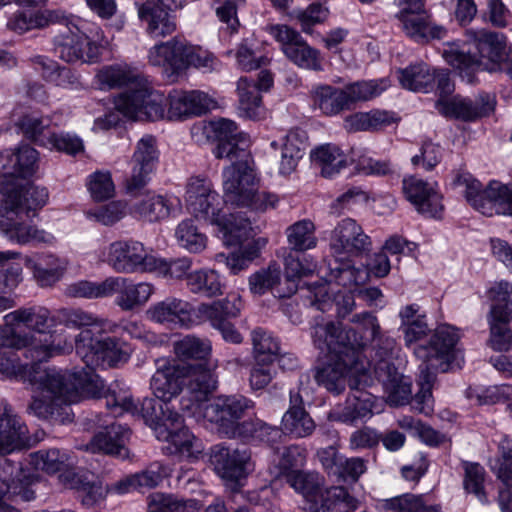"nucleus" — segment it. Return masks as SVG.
Returning <instances> with one entry per match:
<instances>
[{
  "instance_id": "39",
  "label": "nucleus",
  "mask_w": 512,
  "mask_h": 512,
  "mask_svg": "<svg viewBox=\"0 0 512 512\" xmlns=\"http://www.w3.org/2000/svg\"><path fill=\"white\" fill-rule=\"evenodd\" d=\"M351 323L354 326L346 330L349 335V346L362 358L359 349L377 339L380 334V325L377 317L370 312L353 315Z\"/></svg>"
},
{
  "instance_id": "22",
  "label": "nucleus",
  "mask_w": 512,
  "mask_h": 512,
  "mask_svg": "<svg viewBox=\"0 0 512 512\" xmlns=\"http://www.w3.org/2000/svg\"><path fill=\"white\" fill-rule=\"evenodd\" d=\"M187 43L172 38L169 41L152 46L147 55L148 63L162 69L164 77L170 82H176L186 71Z\"/></svg>"
},
{
  "instance_id": "4",
  "label": "nucleus",
  "mask_w": 512,
  "mask_h": 512,
  "mask_svg": "<svg viewBox=\"0 0 512 512\" xmlns=\"http://www.w3.org/2000/svg\"><path fill=\"white\" fill-rule=\"evenodd\" d=\"M187 209L197 219L219 227L227 245H238L254 235L249 219L241 214L223 212V198L214 190L211 181L204 177L189 178L186 185Z\"/></svg>"
},
{
  "instance_id": "49",
  "label": "nucleus",
  "mask_w": 512,
  "mask_h": 512,
  "mask_svg": "<svg viewBox=\"0 0 512 512\" xmlns=\"http://www.w3.org/2000/svg\"><path fill=\"white\" fill-rule=\"evenodd\" d=\"M285 479L290 487L304 496L307 502L323 498L324 481L318 473L302 470L288 471Z\"/></svg>"
},
{
  "instance_id": "17",
  "label": "nucleus",
  "mask_w": 512,
  "mask_h": 512,
  "mask_svg": "<svg viewBox=\"0 0 512 512\" xmlns=\"http://www.w3.org/2000/svg\"><path fill=\"white\" fill-rule=\"evenodd\" d=\"M54 43L58 56L68 63H92L100 55V47L72 22H66L63 30L55 36Z\"/></svg>"
},
{
  "instance_id": "24",
  "label": "nucleus",
  "mask_w": 512,
  "mask_h": 512,
  "mask_svg": "<svg viewBox=\"0 0 512 512\" xmlns=\"http://www.w3.org/2000/svg\"><path fill=\"white\" fill-rule=\"evenodd\" d=\"M362 382L366 383L367 379L350 382L351 393L343 405L337 406L329 413L330 420L354 425L372 415L374 398L372 394L359 388Z\"/></svg>"
},
{
  "instance_id": "25",
  "label": "nucleus",
  "mask_w": 512,
  "mask_h": 512,
  "mask_svg": "<svg viewBox=\"0 0 512 512\" xmlns=\"http://www.w3.org/2000/svg\"><path fill=\"white\" fill-rule=\"evenodd\" d=\"M402 189L406 199L420 214L430 218L442 216V195L429 183L416 176H409L403 179Z\"/></svg>"
},
{
  "instance_id": "44",
  "label": "nucleus",
  "mask_w": 512,
  "mask_h": 512,
  "mask_svg": "<svg viewBox=\"0 0 512 512\" xmlns=\"http://www.w3.org/2000/svg\"><path fill=\"white\" fill-rule=\"evenodd\" d=\"M216 135V158L238 157L240 152L246 151L250 144V136L241 130H208Z\"/></svg>"
},
{
  "instance_id": "61",
  "label": "nucleus",
  "mask_w": 512,
  "mask_h": 512,
  "mask_svg": "<svg viewBox=\"0 0 512 512\" xmlns=\"http://www.w3.org/2000/svg\"><path fill=\"white\" fill-rule=\"evenodd\" d=\"M328 281L351 288L365 281L367 273L365 270L357 269L351 264L350 260H337L335 258L334 266L329 267Z\"/></svg>"
},
{
  "instance_id": "37",
  "label": "nucleus",
  "mask_w": 512,
  "mask_h": 512,
  "mask_svg": "<svg viewBox=\"0 0 512 512\" xmlns=\"http://www.w3.org/2000/svg\"><path fill=\"white\" fill-rule=\"evenodd\" d=\"M180 205L179 199L170 195H161L148 191L133 205V212L149 222L168 218Z\"/></svg>"
},
{
  "instance_id": "5",
  "label": "nucleus",
  "mask_w": 512,
  "mask_h": 512,
  "mask_svg": "<svg viewBox=\"0 0 512 512\" xmlns=\"http://www.w3.org/2000/svg\"><path fill=\"white\" fill-rule=\"evenodd\" d=\"M458 340L459 335L454 327L442 325L434 331L426 345L415 348L416 357L422 361L418 379L420 389L413 398V407L418 412L429 415L433 411L435 372L448 371L454 362L460 367V352L456 348Z\"/></svg>"
},
{
  "instance_id": "18",
  "label": "nucleus",
  "mask_w": 512,
  "mask_h": 512,
  "mask_svg": "<svg viewBox=\"0 0 512 512\" xmlns=\"http://www.w3.org/2000/svg\"><path fill=\"white\" fill-rule=\"evenodd\" d=\"M254 169L246 161L234 162L223 170V191L227 203L246 207L258 189Z\"/></svg>"
},
{
  "instance_id": "62",
  "label": "nucleus",
  "mask_w": 512,
  "mask_h": 512,
  "mask_svg": "<svg viewBox=\"0 0 512 512\" xmlns=\"http://www.w3.org/2000/svg\"><path fill=\"white\" fill-rule=\"evenodd\" d=\"M385 78L369 81H359L345 86L344 92L348 106L358 101H367L379 96L389 87Z\"/></svg>"
},
{
  "instance_id": "51",
  "label": "nucleus",
  "mask_w": 512,
  "mask_h": 512,
  "mask_svg": "<svg viewBox=\"0 0 512 512\" xmlns=\"http://www.w3.org/2000/svg\"><path fill=\"white\" fill-rule=\"evenodd\" d=\"M292 252L293 251H290L284 259L287 287L286 290L277 291L279 298L293 295L297 291L296 280L312 274L316 269V265L312 261L307 258L301 260Z\"/></svg>"
},
{
  "instance_id": "47",
  "label": "nucleus",
  "mask_w": 512,
  "mask_h": 512,
  "mask_svg": "<svg viewBox=\"0 0 512 512\" xmlns=\"http://www.w3.org/2000/svg\"><path fill=\"white\" fill-rule=\"evenodd\" d=\"M398 17L405 33L416 41L441 38L444 33L443 28L432 27L420 11L403 9Z\"/></svg>"
},
{
  "instance_id": "20",
  "label": "nucleus",
  "mask_w": 512,
  "mask_h": 512,
  "mask_svg": "<svg viewBox=\"0 0 512 512\" xmlns=\"http://www.w3.org/2000/svg\"><path fill=\"white\" fill-rule=\"evenodd\" d=\"M188 372V364L165 358L158 359L156 371L150 381L154 396L163 402H170L182 392Z\"/></svg>"
},
{
  "instance_id": "8",
  "label": "nucleus",
  "mask_w": 512,
  "mask_h": 512,
  "mask_svg": "<svg viewBox=\"0 0 512 512\" xmlns=\"http://www.w3.org/2000/svg\"><path fill=\"white\" fill-rule=\"evenodd\" d=\"M115 109L97 119L100 128H116L124 119L131 121H157L165 116V95L153 87L125 91L114 97Z\"/></svg>"
},
{
  "instance_id": "31",
  "label": "nucleus",
  "mask_w": 512,
  "mask_h": 512,
  "mask_svg": "<svg viewBox=\"0 0 512 512\" xmlns=\"http://www.w3.org/2000/svg\"><path fill=\"white\" fill-rule=\"evenodd\" d=\"M307 141L305 130H287L286 134L278 140L271 142L275 150L281 149V157L278 164V174L288 177L296 171L299 160L303 156V150Z\"/></svg>"
},
{
  "instance_id": "34",
  "label": "nucleus",
  "mask_w": 512,
  "mask_h": 512,
  "mask_svg": "<svg viewBox=\"0 0 512 512\" xmlns=\"http://www.w3.org/2000/svg\"><path fill=\"white\" fill-rule=\"evenodd\" d=\"M31 445L26 425L11 408L5 407L0 414V455Z\"/></svg>"
},
{
  "instance_id": "52",
  "label": "nucleus",
  "mask_w": 512,
  "mask_h": 512,
  "mask_svg": "<svg viewBox=\"0 0 512 512\" xmlns=\"http://www.w3.org/2000/svg\"><path fill=\"white\" fill-rule=\"evenodd\" d=\"M315 105L325 115H336L349 108L344 89L330 85H319L313 90Z\"/></svg>"
},
{
  "instance_id": "12",
  "label": "nucleus",
  "mask_w": 512,
  "mask_h": 512,
  "mask_svg": "<svg viewBox=\"0 0 512 512\" xmlns=\"http://www.w3.org/2000/svg\"><path fill=\"white\" fill-rule=\"evenodd\" d=\"M100 260L116 273L132 274L149 272L154 255L137 240H116L102 251Z\"/></svg>"
},
{
  "instance_id": "32",
  "label": "nucleus",
  "mask_w": 512,
  "mask_h": 512,
  "mask_svg": "<svg viewBox=\"0 0 512 512\" xmlns=\"http://www.w3.org/2000/svg\"><path fill=\"white\" fill-rule=\"evenodd\" d=\"M192 305L182 299L168 297L147 310L150 320L168 327H188L191 325Z\"/></svg>"
},
{
  "instance_id": "27",
  "label": "nucleus",
  "mask_w": 512,
  "mask_h": 512,
  "mask_svg": "<svg viewBox=\"0 0 512 512\" xmlns=\"http://www.w3.org/2000/svg\"><path fill=\"white\" fill-rule=\"evenodd\" d=\"M210 458L215 470L223 479L238 482L247 474L251 454L246 448L232 449L219 444L211 449Z\"/></svg>"
},
{
  "instance_id": "48",
  "label": "nucleus",
  "mask_w": 512,
  "mask_h": 512,
  "mask_svg": "<svg viewBox=\"0 0 512 512\" xmlns=\"http://www.w3.org/2000/svg\"><path fill=\"white\" fill-rule=\"evenodd\" d=\"M285 234L290 251L305 252L318 244L316 227L310 219L296 221L286 228Z\"/></svg>"
},
{
  "instance_id": "50",
  "label": "nucleus",
  "mask_w": 512,
  "mask_h": 512,
  "mask_svg": "<svg viewBox=\"0 0 512 512\" xmlns=\"http://www.w3.org/2000/svg\"><path fill=\"white\" fill-rule=\"evenodd\" d=\"M377 509L379 512H441L438 505H426L422 495L411 493L381 500Z\"/></svg>"
},
{
  "instance_id": "1",
  "label": "nucleus",
  "mask_w": 512,
  "mask_h": 512,
  "mask_svg": "<svg viewBox=\"0 0 512 512\" xmlns=\"http://www.w3.org/2000/svg\"><path fill=\"white\" fill-rule=\"evenodd\" d=\"M58 321L70 329L80 330L75 335V352L87 368L73 372H90L98 367H115L129 358L128 347L112 337L98 338L94 329H103L106 320L82 308H62L58 311Z\"/></svg>"
},
{
  "instance_id": "53",
  "label": "nucleus",
  "mask_w": 512,
  "mask_h": 512,
  "mask_svg": "<svg viewBox=\"0 0 512 512\" xmlns=\"http://www.w3.org/2000/svg\"><path fill=\"white\" fill-rule=\"evenodd\" d=\"M436 78V70L425 63L410 65L400 71L399 80L401 85L411 91L427 92L432 87Z\"/></svg>"
},
{
  "instance_id": "57",
  "label": "nucleus",
  "mask_w": 512,
  "mask_h": 512,
  "mask_svg": "<svg viewBox=\"0 0 512 512\" xmlns=\"http://www.w3.org/2000/svg\"><path fill=\"white\" fill-rule=\"evenodd\" d=\"M281 430L293 438H304L313 433L315 423L305 409L287 410L282 417Z\"/></svg>"
},
{
  "instance_id": "59",
  "label": "nucleus",
  "mask_w": 512,
  "mask_h": 512,
  "mask_svg": "<svg viewBox=\"0 0 512 512\" xmlns=\"http://www.w3.org/2000/svg\"><path fill=\"white\" fill-rule=\"evenodd\" d=\"M175 354L182 359L203 360L208 363L212 352L210 340L194 335H188L174 344Z\"/></svg>"
},
{
  "instance_id": "6",
  "label": "nucleus",
  "mask_w": 512,
  "mask_h": 512,
  "mask_svg": "<svg viewBox=\"0 0 512 512\" xmlns=\"http://www.w3.org/2000/svg\"><path fill=\"white\" fill-rule=\"evenodd\" d=\"M31 345L32 335L0 327V377L27 382L36 389L48 387L55 391V387H62L63 378L56 370L41 369L36 362H21L15 350L25 348L27 351Z\"/></svg>"
},
{
  "instance_id": "56",
  "label": "nucleus",
  "mask_w": 512,
  "mask_h": 512,
  "mask_svg": "<svg viewBox=\"0 0 512 512\" xmlns=\"http://www.w3.org/2000/svg\"><path fill=\"white\" fill-rule=\"evenodd\" d=\"M253 356L257 363H273L280 353V343L271 333L256 328L251 332Z\"/></svg>"
},
{
  "instance_id": "42",
  "label": "nucleus",
  "mask_w": 512,
  "mask_h": 512,
  "mask_svg": "<svg viewBox=\"0 0 512 512\" xmlns=\"http://www.w3.org/2000/svg\"><path fill=\"white\" fill-rule=\"evenodd\" d=\"M63 18L61 12L56 10L18 11L9 18L7 27L17 34H23L32 29L45 28L52 23L60 22Z\"/></svg>"
},
{
  "instance_id": "14",
  "label": "nucleus",
  "mask_w": 512,
  "mask_h": 512,
  "mask_svg": "<svg viewBox=\"0 0 512 512\" xmlns=\"http://www.w3.org/2000/svg\"><path fill=\"white\" fill-rule=\"evenodd\" d=\"M254 403L241 395H221L202 407L203 417L217 425L218 431L230 438L245 412Z\"/></svg>"
},
{
  "instance_id": "13",
  "label": "nucleus",
  "mask_w": 512,
  "mask_h": 512,
  "mask_svg": "<svg viewBox=\"0 0 512 512\" xmlns=\"http://www.w3.org/2000/svg\"><path fill=\"white\" fill-rule=\"evenodd\" d=\"M163 419L164 423H159L154 430L159 440L167 442L164 448L167 453L190 459L202 452L201 442L183 426L178 412L168 410Z\"/></svg>"
},
{
  "instance_id": "36",
  "label": "nucleus",
  "mask_w": 512,
  "mask_h": 512,
  "mask_svg": "<svg viewBox=\"0 0 512 512\" xmlns=\"http://www.w3.org/2000/svg\"><path fill=\"white\" fill-rule=\"evenodd\" d=\"M96 78L103 90L132 86L129 91H135L142 87H151L142 76L127 65L104 66L98 71Z\"/></svg>"
},
{
  "instance_id": "15",
  "label": "nucleus",
  "mask_w": 512,
  "mask_h": 512,
  "mask_svg": "<svg viewBox=\"0 0 512 512\" xmlns=\"http://www.w3.org/2000/svg\"><path fill=\"white\" fill-rule=\"evenodd\" d=\"M181 4L182 0H144L135 2V7L146 34L158 39L175 32L177 25L171 12Z\"/></svg>"
},
{
  "instance_id": "40",
  "label": "nucleus",
  "mask_w": 512,
  "mask_h": 512,
  "mask_svg": "<svg viewBox=\"0 0 512 512\" xmlns=\"http://www.w3.org/2000/svg\"><path fill=\"white\" fill-rule=\"evenodd\" d=\"M189 365L186 387L195 401H204L217 387V377L214 373L215 364L204 363Z\"/></svg>"
},
{
  "instance_id": "29",
  "label": "nucleus",
  "mask_w": 512,
  "mask_h": 512,
  "mask_svg": "<svg viewBox=\"0 0 512 512\" xmlns=\"http://www.w3.org/2000/svg\"><path fill=\"white\" fill-rule=\"evenodd\" d=\"M273 85V77L269 71L259 73L257 84L248 78H240L237 83L240 112L243 117L256 120L263 116L260 91H267Z\"/></svg>"
},
{
  "instance_id": "9",
  "label": "nucleus",
  "mask_w": 512,
  "mask_h": 512,
  "mask_svg": "<svg viewBox=\"0 0 512 512\" xmlns=\"http://www.w3.org/2000/svg\"><path fill=\"white\" fill-rule=\"evenodd\" d=\"M512 284L499 281L488 291L491 301L488 314L490 337L488 345L495 351L506 352L512 348V330L508 324L512 321Z\"/></svg>"
},
{
  "instance_id": "30",
  "label": "nucleus",
  "mask_w": 512,
  "mask_h": 512,
  "mask_svg": "<svg viewBox=\"0 0 512 512\" xmlns=\"http://www.w3.org/2000/svg\"><path fill=\"white\" fill-rule=\"evenodd\" d=\"M374 372L383 383L387 393V402L392 406H401L411 398V383L401 375L395 364L388 360H380L374 364Z\"/></svg>"
},
{
  "instance_id": "60",
  "label": "nucleus",
  "mask_w": 512,
  "mask_h": 512,
  "mask_svg": "<svg viewBox=\"0 0 512 512\" xmlns=\"http://www.w3.org/2000/svg\"><path fill=\"white\" fill-rule=\"evenodd\" d=\"M281 280V269L280 266L273 263L267 268H263L249 277V288L254 295H263L267 291H273L276 297L278 296L277 291L281 290L278 285Z\"/></svg>"
},
{
  "instance_id": "55",
  "label": "nucleus",
  "mask_w": 512,
  "mask_h": 512,
  "mask_svg": "<svg viewBox=\"0 0 512 512\" xmlns=\"http://www.w3.org/2000/svg\"><path fill=\"white\" fill-rule=\"evenodd\" d=\"M187 287L194 294L215 297L222 294V283L215 270L200 269L187 274Z\"/></svg>"
},
{
  "instance_id": "3",
  "label": "nucleus",
  "mask_w": 512,
  "mask_h": 512,
  "mask_svg": "<svg viewBox=\"0 0 512 512\" xmlns=\"http://www.w3.org/2000/svg\"><path fill=\"white\" fill-rule=\"evenodd\" d=\"M505 54V42L497 33L485 29L466 31V41L449 44L443 51L446 62L458 70L459 76L469 84L476 81L479 71L495 72L504 69L512 78V55L501 62Z\"/></svg>"
},
{
  "instance_id": "7",
  "label": "nucleus",
  "mask_w": 512,
  "mask_h": 512,
  "mask_svg": "<svg viewBox=\"0 0 512 512\" xmlns=\"http://www.w3.org/2000/svg\"><path fill=\"white\" fill-rule=\"evenodd\" d=\"M63 378L62 387H55V391L48 387L36 389L32 385L33 400L29 411L38 418L48 419L57 411L62 402H76L82 397H97L104 390L99 375L90 372H60Z\"/></svg>"
},
{
  "instance_id": "10",
  "label": "nucleus",
  "mask_w": 512,
  "mask_h": 512,
  "mask_svg": "<svg viewBox=\"0 0 512 512\" xmlns=\"http://www.w3.org/2000/svg\"><path fill=\"white\" fill-rule=\"evenodd\" d=\"M370 363L358 354H348L327 357L326 363L317 367L314 379L318 385L323 386L327 391L340 394L346 386L348 375L354 380L366 378Z\"/></svg>"
},
{
  "instance_id": "64",
  "label": "nucleus",
  "mask_w": 512,
  "mask_h": 512,
  "mask_svg": "<svg viewBox=\"0 0 512 512\" xmlns=\"http://www.w3.org/2000/svg\"><path fill=\"white\" fill-rule=\"evenodd\" d=\"M463 487L466 492L475 495L479 501L486 502V471L477 462L462 461Z\"/></svg>"
},
{
  "instance_id": "41",
  "label": "nucleus",
  "mask_w": 512,
  "mask_h": 512,
  "mask_svg": "<svg viewBox=\"0 0 512 512\" xmlns=\"http://www.w3.org/2000/svg\"><path fill=\"white\" fill-rule=\"evenodd\" d=\"M484 203L478 205L483 215L494 214L512 216V189L499 181H490L484 189Z\"/></svg>"
},
{
  "instance_id": "43",
  "label": "nucleus",
  "mask_w": 512,
  "mask_h": 512,
  "mask_svg": "<svg viewBox=\"0 0 512 512\" xmlns=\"http://www.w3.org/2000/svg\"><path fill=\"white\" fill-rule=\"evenodd\" d=\"M24 138L50 149L74 154L82 150V141L70 134H57L53 130H22Z\"/></svg>"
},
{
  "instance_id": "23",
  "label": "nucleus",
  "mask_w": 512,
  "mask_h": 512,
  "mask_svg": "<svg viewBox=\"0 0 512 512\" xmlns=\"http://www.w3.org/2000/svg\"><path fill=\"white\" fill-rule=\"evenodd\" d=\"M311 329V337L315 348L326 354L327 357L344 355L348 352L357 354L349 346V335L341 323L315 318V323Z\"/></svg>"
},
{
  "instance_id": "26",
  "label": "nucleus",
  "mask_w": 512,
  "mask_h": 512,
  "mask_svg": "<svg viewBox=\"0 0 512 512\" xmlns=\"http://www.w3.org/2000/svg\"><path fill=\"white\" fill-rule=\"evenodd\" d=\"M155 287L149 282L134 283L125 277H110L109 296L117 294L115 303L123 311H133L146 305Z\"/></svg>"
},
{
  "instance_id": "63",
  "label": "nucleus",
  "mask_w": 512,
  "mask_h": 512,
  "mask_svg": "<svg viewBox=\"0 0 512 512\" xmlns=\"http://www.w3.org/2000/svg\"><path fill=\"white\" fill-rule=\"evenodd\" d=\"M492 472L505 487L512 488V441L502 438L498 445V455L490 461Z\"/></svg>"
},
{
  "instance_id": "19",
  "label": "nucleus",
  "mask_w": 512,
  "mask_h": 512,
  "mask_svg": "<svg viewBox=\"0 0 512 512\" xmlns=\"http://www.w3.org/2000/svg\"><path fill=\"white\" fill-rule=\"evenodd\" d=\"M88 421L92 426L104 428V431H99L85 445L87 451L102 452L123 460L130 457L129 449L126 447L131 434L128 427L109 422L108 419H103L100 415H95Z\"/></svg>"
},
{
  "instance_id": "33",
  "label": "nucleus",
  "mask_w": 512,
  "mask_h": 512,
  "mask_svg": "<svg viewBox=\"0 0 512 512\" xmlns=\"http://www.w3.org/2000/svg\"><path fill=\"white\" fill-rule=\"evenodd\" d=\"M25 266L31 270L36 282L44 286H52L58 282L67 270L68 261L53 253H35L26 256Z\"/></svg>"
},
{
  "instance_id": "46",
  "label": "nucleus",
  "mask_w": 512,
  "mask_h": 512,
  "mask_svg": "<svg viewBox=\"0 0 512 512\" xmlns=\"http://www.w3.org/2000/svg\"><path fill=\"white\" fill-rule=\"evenodd\" d=\"M310 156L325 178H332L348 165L346 155L336 145L332 144L316 147L311 151Z\"/></svg>"
},
{
  "instance_id": "54",
  "label": "nucleus",
  "mask_w": 512,
  "mask_h": 512,
  "mask_svg": "<svg viewBox=\"0 0 512 512\" xmlns=\"http://www.w3.org/2000/svg\"><path fill=\"white\" fill-rule=\"evenodd\" d=\"M29 62L34 70L40 73L42 78L46 81L62 87H66L73 82V76L70 69L60 66L56 61L46 56H32L30 57Z\"/></svg>"
},
{
  "instance_id": "21",
  "label": "nucleus",
  "mask_w": 512,
  "mask_h": 512,
  "mask_svg": "<svg viewBox=\"0 0 512 512\" xmlns=\"http://www.w3.org/2000/svg\"><path fill=\"white\" fill-rule=\"evenodd\" d=\"M495 105V97L488 93H481L473 99L456 95L450 100L442 99L435 103L441 115L466 122L489 116L494 111Z\"/></svg>"
},
{
  "instance_id": "38",
  "label": "nucleus",
  "mask_w": 512,
  "mask_h": 512,
  "mask_svg": "<svg viewBox=\"0 0 512 512\" xmlns=\"http://www.w3.org/2000/svg\"><path fill=\"white\" fill-rule=\"evenodd\" d=\"M1 328L17 332L16 328L25 326L38 333H44L50 326V312L45 307L33 306L16 309L3 317Z\"/></svg>"
},
{
  "instance_id": "2",
  "label": "nucleus",
  "mask_w": 512,
  "mask_h": 512,
  "mask_svg": "<svg viewBox=\"0 0 512 512\" xmlns=\"http://www.w3.org/2000/svg\"><path fill=\"white\" fill-rule=\"evenodd\" d=\"M37 168L38 152L28 145L0 152V181L4 195L2 207L21 215L46 205L49 194L45 187L19 180L33 176Z\"/></svg>"
},
{
  "instance_id": "58",
  "label": "nucleus",
  "mask_w": 512,
  "mask_h": 512,
  "mask_svg": "<svg viewBox=\"0 0 512 512\" xmlns=\"http://www.w3.org/2000/svg\"><path fill=\"white\" fill-rule=\"evenodd\" d=\"M31 463L36 469L54 474L72 466L73 459L67 452L53 448L31 454Z\"/></svg>"
},
{
  "instance_id": "11",
  "label": "nucleus",
  "mask_w": 512,
  "mask_h": 512,
  "mask_svg": "<svg viewBox=\"0 0 512 512\" xmlns=\"http://www.w3.org/2000/svg\"><path fill=\"white\" fill-rule=\"evenodd\" d=\"M0 480L6 490H0V512H21L18 505L35 499L38 480L26 474L19 463L9 459L0 460Z\"/></svg>"
},
{
  "instance_id": "28",
  "label": "nucleus",
  "mask_w": 512,
  "mask_h": 512,
  "mask_svg": "<svg viewBox=\"0 0 512 512\" xmlns=\"http://www.w3.org/2000/svg\"><path fill=\"white\" fill-rule=\"evenodd\" d=\"M168 118L187 119L204 114L215 106V102L204 92L198 90H173L169 93Z\"/></svg>"
},
{
  "instance_id": "45",
  "label": "nucleus",
  "mask_w": 512,
  "mask_h": 512,
  "mask_svg": "<svg viewBox=\"0 0 512 512\" xmlns=\"http://www.w3.org/2000/svg\"><path fill=\"white\" fill-rule=\"evenodd\" d=\"M50 337L49 344H36L32 337V345L25 351V357L38 364L56 355L71 353L75 349V338L72 340L64 332L54 333Z\"/></svg>"
},
{
  "instance_id": "35",
  "label": "nucleus",
  "mask_w": 512,
  "mask_h": 512,
  "mask_svg": "<svg viewBox=\"0 0 512 512\" xmlns=\"http://www.w3.org/2000/svg\"><path fill=\"white\" fill-rule=\"evenodd\" d=\"M3 209L6 213L8 222L2 224V231L8 240L19 245H27L31 243H54L55 237L53 234L44 230H39L35 226L25 222L14 221L13 219V215L19 219H22L23 216L29 217L30 212H33L34 214L37 210L29 211L28 214L17 215L14 212L6 210L4 207Z\"/></svg>"
},
{
  "instance_id": "16",
  "label": "nucleus",
  "mask_w": 512,
  "mask_h": 512,
  "mask_svg": "<svg viewBox=\"0 0 512 512\" xmlns=\"http://www.w3.org/2000/svg\"><path fill=\"white\" fill-rule=\"evenodd\" d=\"M330 250L337 260H350L371 250L370 237L352 218L342 219L331 232Z\"/></svg>"
}]
</instances>
